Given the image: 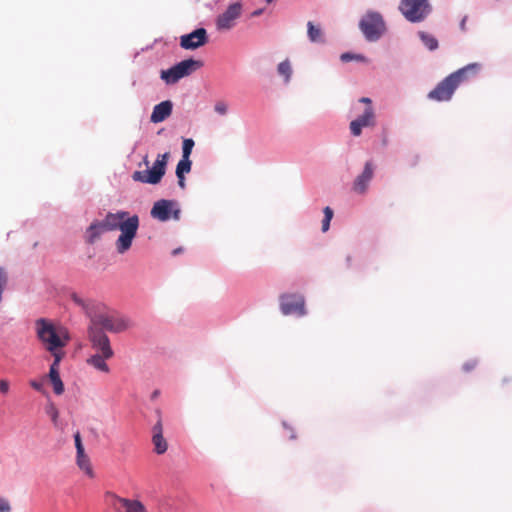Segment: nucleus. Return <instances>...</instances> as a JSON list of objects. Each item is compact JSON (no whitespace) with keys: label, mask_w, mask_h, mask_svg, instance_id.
<instances>
[{"label":"nucleus","mask_w":512,"mask_h":512,"mask_svg":"<svg viewBox=\"0 0 512 512\" xmlns=\"http://www.w3.org/2000/svg\"><path fill=\"white\" fill-rule=\"evenodd\" d=\"M104 502L114 512H148L140 500L124 498L112 491L104 493Z\"/></svg>","instance_id":"obj_6"},{"label":"nucleus","mask_w":512,"mask_h":512,"mask_svg":"<svg viewBox=\"0 0 512 512\" xmlns=\"http://www.w3.org/2000/svg\"><path fill=\"white\" fill-rule=\"evenodd\" d=\"M36 335L43 348L49 352L53 359L65 357L64 348L70 341L68 330L63 326H56L45 318L37 319L35 322Z\"/></svg>","instance_id":"obj_3"},{"label":"nucleus","mask_w":512,"mask_h":512,"mask_svg":"<svg viewBox=\"0 0 512 512\" xmlns=\"http://www.w3.org/2000/svg\"><path fill=\"white\" fill-rule=\"evenodd\" d=\"M30 385L33 389L37 390V391H42L43 389V385L41 382H37V381H31L30 382Z\"/></svg>","instance_id":"obj_36"},{"label":"nucleus","mask_w":512,"mask_h":512,"mask_svg":"<svg viewBox=\"0 0 512 512\" xmlns=\"http://www.w3.org/2000/svg\"><path fill=\"white\" fill-rule=\"evenodd\" d=\"M359 28L368 41H377L385 32V22L377 12L366 13L359 23Z\"/></svg>","instance_id":"obj_7"},{"label":"nucleus","mask_w":512,"mask_h":512,"mask_svg":"<svg viewBox=\"0 0 512 512\" xmlns=\"http://www.w3.org/2000/svg\"><path fill=\"white\" fill-rule=\"evenodd\" d=\"M169 153L159 154L151 169L135 171L132 179L136 182L158 184L166 172Z\"/></svg>","instance_id":"obj_5"},{"label":"nucleus","mask_w":512,"mask_h":512,"mask_svg":"<svg viewBox=\"0 0 512 512\" xmlns=\"http://www.w3.org/2000/svg\"><path fill=\"white\" fill-rule=\"evenodd\" d=\"M273 0H267V3H271Z\"/></svg>","instance_id":"obj_44"},{"label":"nucleus","mask_w":512,"mask_h":512,"mask_svg":"<svg viewBox=\"0 0 512 512\" xmlns=\"http://www.w3.org/2000/svg\"><path fill=\"white\" fill-rule=\"evenodd\" d=\"M202 62L194 59L183 60L167 70L161 71V79L166 84H175L181 78L189 76L192 72L202 67Z\"/></svg>","instance_id":"obj_8"},{"label":"nucleus","mask_w":512,"mask_h":512,"mask_svg":"<svg viewBox=\"0 0 512 512\" xmlns=\"http://www.w3.org/2000/svg\"><path fill=\"white\" fill-rule=\"evenodd\" d=\"M283 426H284V428H285L286 430H288V432H289V438H290V439H295V438H296V435H295V433H294L293 429H292L290 426H288L286 423H283Z\"/></svg>","instance_id":"obj_37"},{"label":"nucleus","mask_w":512,"mask_h":512,"mask_svg":"<svg viewBox=\"0 0 512 512\" xmlns=\"http://www.w3.org/2000/svg\"><path fill=\"white\" fill-rule=\"evenodd\" d=\"M480 70L481 64L479 63H471L458 69L439 82L436 87L428 93L427 97L437 102L451 100L455 90L462 83L476 78Z\"/></svg>","instance_id":"obj_4"},{"label":"nucleus","mask_w":512,"mask_h":512,"mask_svg":"<svg viewBox=\"0 0 512 512\" xmlns=\"http://www.w3.org/2000/svg\"><path fill=\"white\" fill-rule=\"evenodd\" d=\"M419 37L429 50H435L438 47V41L433 35L420 32Z\"/></svg>","instance_id":"obj_24"},{"label":"nucleus","mask_w":512,"mask_h":512,"mask_svg":"<svg viewBox=\"0 0 512 512\" xmlns=\"http://www.w3.org/2000/svg\"><path fill=\"white\" fill-rule=\"evenodd\" d=\"M340 59L343 62H349L351 60L364 61L365 57L362 55H359V54L343 53V54H341Z\"/></svg>","instance_id":"obj_30"},{"label":"nucleus","mask_w":512,"mask_h":512,"mask_svg":"<svg viewBox=\"0 0 512 512\" xmlns=\"http://www.w3.org/2000/svg\"><path fill=\"white\" fill-rule=\"evenodd\" d=\"M76 463L78 465V467L84 471V473L90 477V478H93L94 477V471H93V468H92V465H91V461H90V458L88 457V455L84 452H78L76 453Z\"/></svg>","instance_id":"obj_21"},{"label":"nucleus","mask_w":512,"mask_h":512,"mask_svg":"<svg viewBox=\"0 0 512 512\" xmlns=\"http://www.w3.org/2000/svg\"><path fill=\"white\" fill-rule=\"evenodd\" d=\"M324 218L322 220V231L327 232L330 227V221L333 218V210L330 207H325L324 210Z\"/></svg>","instance_id":"obj_27"},{"label":"nucleus","mask_w":512,"mask_h":512,"mask_svg":"<svg viewBox=\"0 0 512 512\" xmlns=\"http://www.w3.org/2000/svg\"><path fill=\"white\" fill-rule=\"evenodd\" d=\"M466 21H467V16H465L462 21L460 22V29L462 31H465L466 30Z\"/></svg>","instance_id":"obj_39"},{"label":"nucleus","mask_w":512,"mask_h":512,"mask_svg":"<svg viewBox=\"0 0 512 512\" xmlns=\"http://www.w3.org/2000/svg\"><path fill=\"white\" fill-rule=\"evenodd\" d=\"M477 366V360L475 359H471V360H468L467 362H465L463 364V370L465 372H470L472 371L473 369H475Z\"/></svg>","instance_id":"obj_33"},{"label":"nucleus","mask_w":512,"mask_h":512,"mask_svg":"<svg viewBox=\"0 0 512 512\" xmlns=\"http://www.w3.org/2000/svg\"><path fill=\"white\" fill-rule=\"evenodd\" d=\"M242 5L239 2L230 4L227 9L218 16L216 26L218 30H230L236 20L241 16Z\"/></svg>","instance_id":"obj_14"},{"label":"nucleus","mask_w":512,"mask_h":512,"mask_svg":"<svg viewBox=\"0 0 512 512\" xmlns=\"http://www.w3.org/2000/svg\"><path fill=\"white\" fill-rule=\"evenodd\" d=\"M159 393H160V392H159V390H155V391L152 393L151 398H152V399L157 398V397H158V395H159Z\"/></svg>","instance_id":"obj_40"},{"label":"nucleus","mask_w":512,"mask_h":512,"mask_svg":"<svg viewBox=\"0 0 512 512\" xmlns=\"http://www.w3.org/2000/svg\"><path fill=\"white\" fill-rule=\"evenodd\" d=\"M106 231L102 221L92 223L87 229V241L94 243Z\"/></svg>","instance_id":"obj_22"},{"label":"nucleus","mask_w":512,"mask_h":512,"mask_svg":"<svg viewBox=\"0 0 512 512\" xmlns=\"http://www.w3.org/2000/svg\"><path fill=\"white\" fill-rule=\"evenodd\" d=\"M111 358L112 357H104L103 355L94 353L86 360V362L98 371L109 373L110 369L106 361Z\"/></svg>","instance_id":"obj_20"},{"label":"nucleus","mask_w":512,"mask_h":512,"mask_svg":"<svg viewBox=\"0 0 512 512\" xmlns=\"http://www.w3.org/2000/svg\"><path fill=\"white\" fill-rule=\"evenodd\" d=\"M74 441H75V447H76V453L78 452H84V446L82 444V439H81V435L79 432H76L74 434Z\"/></svg>","instance_id":"obj_32"},{"label":"nucleus","mask_w":512,"mask_h":512,"mask_svg":"<svg viewBox=\"0 0 512 512\" xmlns=\"http://www.w3.org/2000/svg\"><path fill=\"white\" fill-rule=\"evenodd\" d=\"M359 102L365 104V108L360 116L350 122V131L353 136H360L363 128L374 127L376 124L372 100L368 97H362Z\"/></svg>","instance_id":"obj_10"},{"label":"nucleus","mask_w":512,"mask_h":512,"mask_svg":"<svg viewBox=\"0 0 512 512\" xmlns=\"http://www.w3.org/2000/svg\"><path fill=\"white\" fill-rule=\"evenodd\" d=\"M399 9L410 22H421L430 13L428 0H401Z\"/></svg>","instance_id":"obj_9"},{"label":"nucleus","mask_w":512,"mask_h":512,"mask_svg":"<svg viewBox=\"0 0 512 512\" xmlns=\"http://www.w3.org/2000/svg\"><path fill=\"white\" fill-rule=\"evenodd\" d=\"M374 175V165L372 161H367L364 166L363 172L358 175L353 183V190L356 193L363 194L366 192L368 185Z\"/></svg>","instance_id":"obj_17"},{"label":"nucleus","mask_w":512,"mask_h":512,"mask_svg":"<svg viewBox=\"0 0 512 512\" xmlns=\"http://www.w3.org/2000/svg\"><path fill=\"white\" fill-rule=\"evenodd\" d=\"M261 12H262L261 10L255 11V12L253 13V15L258 16V15H260V14H261Z\"/></svg>","instance_id":"obj_43"},{"label":"nucleus","mask_w":512,"mask_h":512,"mask_svg":"<svg viewBox=\"0 0 512 512\" xmlns=\"http://www.w3.org/2000/svg\"><path fill=\"white\" fill-rule=\"evenodd\" d=\"M178 178V184L179 186L184 189L185 188V177L184 175H176Z\"/></svg>","instance_id":"obj_38"},{"label":"nucleus","mask_w":512,"mask_h":512,"mask_svg":"<svg viewBox=\"0 0 512 512\" xmlns=\"http://www.w3.org/2000/svg\"><path fill=\"white\" fill-rule=\"evenodd\" d=\"M62 359H59V356L56 359H53L52 364L49 369V380L53 386L54 393L57 395H61L64 392V384L60 378L59 373V365Z\"/></svg>","instance_id":"obj_18"},{"label":"nucleus","mask_w":512,"mask_h":512,"mask_svg":"<svg viewBox=\"0 0 512 512\" xmlns=\"http://www.w3.org/2000/svg\"><path fill=\"white\" fill-rule=\"evenodd\" d=\"M173 109V104L170 100L162 101L161 103L154 106L152 114L150 116V121L152 123H160L167 119Z\"/></svg>","instance_id":"obj_19"},{"label":"nucleus","mask_w":512,"mask_h":512,"mask_svg":"<svg viewBox=\"0 0 512 512\" xmlns=\"http://www.w3.org/2000/svg\"><path fill=\"white\" fill-rule=\"evenodd\" d=\"M214 110L220 115H225L227 113L228 106L224 101H218L214 106Z\"/></svg>","instance_id":"obj_31"},{"label":"nucleus","mask_w":512,"mask_h":512,"mask_svg":"<svg viewBox=\"0 0 512 512\" xmlns=\"http://www.w3.org/2000/svg\"><path fill=\"white\" fill-rule=\"evenodd\" d=\"M192 162L190 158H181L176 167V175H184L191 171Z\"/></svg>","instance_id":"obj_26"},{"label":"nucleus","mask_w":512,"mask_h":512,"mask_svg":"<svg viewBox=\"0 0 512 512\" xmlns=\"http://www.w3.org/2000/svg\"><path fill=\"white\" fill-rule=\"evenodd\" d=\"M280 309L284 315H305V301L303 296L298 294H282L280 296Z\"/></svg>","instance_id":"obj_13"},{"label":"nucleus","mask_w":512,"mask_h":512,"mask_svg":"<svg viewBox=\"0 0 512 512\" xmlns=\"http://www.w3.org/2000/svg\"><path fill=\"white\" fill-rule=\"evenodd\" d=\"M143 162H144V164H145L146 166H148V165H149V161H148V157H147V156H145V157H144Z\"/></svg>","instance_id":"obj_42"},{"label":"nucleus","mask_w":512,"mask_h":512,"mask_svg":"<svg viewBox=\"0 0 512 512\" xmlns=\"http://www.w3.org/2000/svg\"><path fill=\"white\" fill-rule=\"evenodd\" d=\"M9 391V382L7 380L1 379L0 380V392L3 394L8 393Z\"/></svg>","instance_id":"obj_35"},{"label":"nucleus","mask_w":512,"mask_h":512,"mask_svg":"<svg viewBox=\"0 0 512 512\" xmlns=\"http://www.w3.org/2000/svg\"><path fill=\"white\" fill-rule=\"evenodd\" d=\"M150 214L152 218L161 222H166L171 218L174 220H179L181 210L176 201L161 199L154 203Z\"/></svg>","instance_id":"obj_11"},{"label":"nucleus","mask_w":512,"mask_h":512,"mask_svg":"<svg viewBox=\"0 0 512 512\" xmlns=\"http://www.w3.org/2000/svg\"><path fill=\"white\" fill-rule=\"evenodd\" d=\"M89 340L91 347L95 354L103 355L104 357H113L114 352L110 345L108 336L100 328L89 327L88 329Z\"/></svg>","instance_id":"obj_12"},{"label":"nucleus","mask_w":512,"mask_h":512,"mask_svg":"<svg viewBox=\"0 0 512 512\" xmlns=\"http://www.w3.org/2000/svg\"><path fill=\"white\" fill-rule=\"evenodd\" d=\"M158 420L152 428V443L154 445V451L157 454H164L167 451L168 444L163 437V424L160 410L156 411Z\"/></svg>","instance_id":"obj_16"},{"label":"nucleus","mask_w":512,"mask_h":512,"mask_svg":"<svg viewBox=\"0 0 512 512\" xmlns=\"http://www.w3.org/2000/svg\"><path fill=\"white\" fill-rule=\"evenodd\" d=\"M307 34L308 38L312 42H323V33L320 27L315 26L313 22L307 23Z\"/></svg>","instance_id":"obj_23"},{"label":"nucleus","mask_w":512,"mask_h":512,"mask_svg":"<svg viewBox=\"0 0 512 512\" xmlns=\"http://www.w3.org/2000/svg\"><path fill=\"white\" fill-rule=\"evenodd\" d=\"M182 251V248H177L173 251V255H177Z\"/></svg>","instance_id":"obj_41"},{"label":"nucleus","mask_w":512,"mask_h":512,"mask_svg":"<svg viewBox=\"0 0 512 512\" xmlns=\"http://www.w3.org/2000/svg\"><path fill=\"white\" fill-rule=\"evenodd\" d=\"M194 144L193 139L188 138L183 140L182 158H190Z\"/></svg>","instance_id":"obj_28"},{"label":"nucleus","mask_w":512,"mask_h":512,"mask_svg":"<svg viewBox=\"0 0 512 512\" xmlns=\"http://www.w3.org/2000/svg\"><path fill=\"white\" fill-rule=\"evenodd\" d=\"M70 298L90 318V327L98 328L99 326L114 333L122 332L129 327L126 319L117 317L114 313L107 311L104 304L96 300L85 299L77 293H72Z\"/></svg>","instance_id":"obj_1"},{"label":"nucleus","mask_w":512,"mask_h":512,"mask_svg":"<svg viewBox=\"0 0 512 512\" xmlns=\"http://www.w3.org/2000/svg\"><path fill=\"white\" fill-rule=\"evenodd\" d=\"M208 42L207 31L204 28H198L189 34L180 37V46L185 50H195L204 46Z\"/></svg>","instance_id":"obj_15"},{"label":"nucleus","mask_w":512,"mask_h":512,"mask_svg":"<svg viewBox=\"0 0 512 512\" xmlns=\"http://www.w3.org/2000/svg\"><path fill=\"white\" fill-rule=\"evenodd\" d=\"M102 222L107 231L120 230L121 234L115 243L116 250L119 254L127 252L137 235L139 217L137 215L130 216L127 211L109 212Z\"/></svg>","instance_id":"obj_2"},{"label":"nucleus","mask_w":512,"mask_h":512,"mask_svg":"<svg viewBox=\"0 0 512 512\" xmlns=\"http://www.w3.org/2000/svg\"><path fill=\"white\" fill-rule=\"evenodd\" d=\"M278 73L285 78V82H289L292 75L291 64L288 60L282 61L278 65Z\"/></svg>","instance_id":"obj_25"},{"label":"nucleus","mask_w":512,"mask_h":512,"mask_svg":"<svg viewBox=\"0 0 512 512\" xmlns=\"http://www.w3.org/2000/svg\"><path fill=\"white\" fill-rule=\"evenodd\" d=\"M11 507L7 499L0 497V512H10Z\"/></svg>","instance_id":"obj_34"},{"label":"nucleus","mask_w":512,"mask_h":512,"mask_svg":"<svg viewBox=\"0 0 512 512\" xmlns=\"http://www.w3.org/2000/svg\"><path fill=\"white\" fill-rule=\"evenodd\" d=\"M46 414L50 416L54 425L58 423L59 411L53 403H49L45 408Z\"/></svg>","instance_id":"obj_29"}]
</instances>
